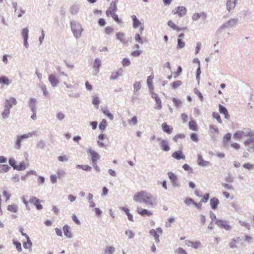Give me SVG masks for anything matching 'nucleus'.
Returning a JSON list of instances; mask_svg holds the SVG:
<instances>
[{
	"label": "nucleus",
	"instance_id": "nucleus-1",
	"mask_svg": "<svg viewBox=\"0 0 254 254\" xmlns=\"http://www.w3.org/2000/svg\"><path fill=\"white\" fill-rule=\"evenodd\" d=\"M234 138L237 139H241L244 137H250L249 139H247L244 142L246 146L252 145L251 149L254 150V130L250 128H244L242 130H239L236 132L234 135Z\"/></svg>",
	"mask_w": 254,
	"mask_h": 254
},
{
	"label": "nucleus",
	"instance_id": "nucleus-2",
	"mask_svg": "<svg viewBox=\"0 0 254 254\" xmlns=\"http://www.w3.org/2000/svg\"><path fill=\"white\" fill-rule=\"evenodd\" d=\"M133 200L136 202H144L147 205L153 206L155 204V198L149 193L140 191L133 196Z\"/></svg>",
	"mask_w": 254,
	"mask_h": 254
},
{
	"label": "nucleus",
	"instance_id": "nucleus-3",
	"mask_svg": "<svg viewBox=\"0 0 254 254\" xmlns=\"http://www.w3.org/2000/svg\"><path fill=\"white\" fill-rule=\"evenodd\" d=\"M35 134V132H32L24 134L21 135L17 136L16 140L14 146L15 148H16V149H19L21 147V143L23 142L24 139L30 137L32 136L33 135Z\"/></svg>",
	"mask_w": 254,
	"mask_h": 254
},
{
	"label": "nucleus",
	"instance_id": "nucleus-4",
	"mask_svg": "<svg viewBox=\"0 0 254 254\" xmlns=\"http://www.w3.org/2000/svg\"><path fill=\"white\" fill-rule=\"evenodd\" d=\"M71 29L74 36L76 38H78L80 36L82 29L81 25L77 23H71Z\"/></svg>",
	"mask_w": 254,
	"mask_h": 254
},
{
	"label": "nucleus",
	"instance_id": "nucleus-5",
	"mask_svg": "<svg viewBox=\"0 0 254 254\" xmlns=\"http://www.w3.org/2000/svg\"><path fill=\"white\" fill-rule=\"evenodd\" d=\"M187 8L183 6H179L176 7L172 11V13L174 15L176 14L179 17H183L187 13Z\"/></svg>",
	"mask_w": 254,
	"mask_h": 254
},
{
	"label": "nucleus",
	"instance_id": "nucleus-6",
	"mask_svg": "<svg viewBox=\"0 0 254 254\" xmlns=\"http://www.w3.org/2000/svg\"><path fill=\"white\" fill-rule=\"evenodd\" d=\"M117 0H114L111 2L110 6L106 11V14L107 16L116 13L117 10Z\"/></svg>",
	"mask_w": 254,
	"mask_h": 254
},
{
	"label": "nucleus",
	"instance_id": "nucleus-7",
	"mask_svg": "<svg viewBox=\"0 0 254 254\" xmlns=\"http://www.w3.org/2000/svg\"><path fill=\"white\" fill-rule=\"evenodd\" d=\"M131 17L133 21V28H136L139 27V31L141 33L144 29L143 24L137 19L135 15H132Z\"/></svg>",
	"mask_w": 254,
	"mask_h": 254
},
{
	"label": "nucleus",
	"instance_id": "nucleus-8",
	"mask_svg": "<svg viewBox=\"0 0 254 254\" xmlns=\"http://www.w3.org/2000/svg\"><path fill=\"white\" fill-rule=\"evenodd\" d=\"M163 231L161 228H158L156 229H151L149 233L154 237L155 240L157 243L159 242V235L162 234Z\"/></svg>",
	"mask_w": 254,
	"mask_h": 254
},
{
	"label": "nucleus",
	"instance_id": "nucleus-9",
	"mask_svg": "<svg viewBox=\"0 0 254 254\" xmlns=\"http://www.w3.org/2000/svg\"><path fill=\"white\" fill-rule=\"evenodd\" d=\"M215 224L219 227L223 228V229L229 230L231 229V226L229 225L228 222L223 220H216Z\"/></svg>",
	"mask_w": 254,
	"mask_h": 254
},
{
	"label": "nucleus",
	"instance_id": "nucleus-10",
	"mask_svg": "<svg viewBox=\"0 0 254 254\" xmlns=\"http://www.w3.org/2000/svg\"><path fill=\"white\" fill-rule=\"evenodd\" d=\"M151 97L154 99L156 102V106L155 107V109L160 110L162 108V102L158 95L156 93L152 92Z\"/></svg>",
	"mask_w": 254,
	"mask_h": 254
},
{
	"label": "nucleus",
	"instance_id": "nucleus-11",
	"mask_svg": "<svg viewBox=\"0 0 254 254\" xmlns=\"http://www.w3.org/2000/svg\"><path fill=\"white\" fill-rule=\"evenodd\" d=\"M88 152L89 153L91 157V160L93 164H95L97 163V160L100 158L99 155L97 152L91 149H89Z\"/></svg>",
	"mask_w": 254,
	"mask_h": 254
},
{
	"label": "nucleus",
	"instance_id": "nucleus-12",
	"mask_svg": "<svg viewBox=\"0 0 254 254\" xmlns=\"http://www.w3.org/2000/svg\"><path fill=\"white\" fill-rule=\"evenodd\" d=\"M40 200L34 196H32L29 199V202L34 204L38 210H41L43 208L42 205L40 203Z\"/></svg>",
	"mask_w": 254,
	"mask_h": 254
},
{
	"label": "nucleus",
	"instance_id": "nucleus-13",
	"mask_svg": "<svg viewBox=\"0 0 254 254\" xmlns=\"http://www.w3.org/2000/svg\"><path fill=\"white\" fill-rule=\"evenodd\" d=\"M137 212L141 216H151L153 213L150 211L147 210L145 209H143L141 207H137L136 209Z\"/></svg>",
	"mask_w": 254,
	"mask_h": 254
},
{
	"label": "nucleus",
	"instance_id": "nucleus-14",
	"mask_svg": "<svg viewBox=\"0 0 254 254\" xmlns=\"http://www.w3.org/2000/svg\"><path fill=\"white\" fill-rule=\"evenodd\" d=\"M9 163L12 167H13L15 169H17L18 170H22L25 169V165L23 163L20 164L19 166H16L15 165L16 161L13 158H10L9 159Z\"/></svg>",
	"mask_w": 254,
	"mask_h": 254
},
{
	"label": "nucleus",
	"instance_id": "nucleus-15",
	"mask_svg": "<svg viewBox=\"0 0 254 254\" xmlns=\"http://www.w3.org/2000/svg\"><path fill=\"white\" fill-rule=\"evenodd\" d=\"M160 145L161 149L165 151H169L170 150V147L167 140L162 139L160 142Z\"/></svg>",
	"mask_w": 254,
	"mask_h": 254
},
{
	"label": "nucleus",
	"instance_id": "nucleus-16",
	"mask_svg": "<svg viewBox=\"0 0 254 254\" xmlns=\"http://www.w3.org/2000/svg\"><path fill=\"white\" fill-rule=\"evenodd\" d=\"M172 156L177 159H185V155L183 154V152L181 150H178L173 153Z\"/></svg>",
	"mask_w": 254,
	"mask_h": 254
},
{
	"label": "nucleus",
	"instance_id": "nucleus-17",
	"mask_svg": "<svg viewBox=\"0 0 254 254\" xmlns=\"http://www.w3.org/2000/svg\"><path fill=\"white\" fill-rule=\"evenodd\" d=\"M168 25L174 30L177 31H180L182 30H185L187 29L186 27L181 28L177 26L175 23L172 20H169L168 22Z\"/></svg>",
	"mask_w": 254,
	"mask_h": 254
},
{
	"label": "nucleus",
	"instance_id": "nucleus-18",
	"mask_svg": "<svg viewBox=\"0 0 254 254\" xmlns=\"http://www.w3.org/2000/svg\"><path fill=\"white\" fill-rule=\"evenodd\" d=\"M17 104V101L15 98L11 97L8 100L5 101V107L7 108H10L12 106L15 105Z\"/></svg>",
	"mask_w": 254,
	"mask_h": 254
},
{
	"label": "nucleus",
	"instance_id": "nucleus-19",
	"mask_svg": "<svg viewBox=\"0 0 254 254\" xmlns=\"http://www.w3.org/2000/svg\"><path fill=\"white\" fill-rule=\"evenodd\" d=\"M162 128L164 132L168 134L172 133L173 130V127L172 126L168 125L166 123H164L162 124Z\"/></svg>",
	"mask_w": 254,
	"mask_h": 254
},
{
	"label": "nucleus",
	"instance_id": "nucleus-20",
	"mask_svg": "<svg viewBox=\"0 0 254 254\" xmlns=\"http://www.w3.org/2000/svg\"><path fill=\"white\" fill-rule=\"evenodd\" d=\"M189 127L191 130L196 131L198 130V127L197 123L193 120H190L189 123Z\"/></svg>",
	"mask_w": 254,
	"mask_h": 254
},
{
	"label": "nucleus",
	"instance_id": "nucleus-21",
	"mask_svg": "<svg viewBox=\"0 0 254 254\" xmlns=\"http://www.w3.org/2000/svg\"><path fill=\"white\" fill-rule=\"evenodd\" d=\"M186 245L194 249H197L200 247L201 244L199 241L192 242L188 241L186 242Z\"/></svg>",
	"mask_w": 254,
	"mask_h": 254
},
{
	"label": "nucleus",
	"instance_id": "nucleus-22",
	"mask_svg": "<svg viewBox=\"0 0 254 254\" xmlns=\"http://www.w3.org/2000/svg\"><path fill=\"white\" fill-rule=\"evenodd\" d=\"M49 81L54 87L56 86L59 83V80L56 76L53 74L49 76Z\"/></svg>",
	"mask_w": 254,
	"mask_h": 254
},
{
	"label": "nucleus",
	"instance_id": "nucleus-23",
	"mask_svg": "<svg viewBox=\"0 0 254 254\" xmlns=\"http://www.w3.org/2000/svg\"><path fill=\"white\" fill-rule=\"evenodd\" d=\"M237 0H227L226 3V6L227 9L230 11L233 9L236 4Z\"/></svg>",
	"mask_w": 254,
	"mask_h": 254
},
{
	"label": "nucleus",
	"instance_id": "nucleus-24",
	"mask_svg": "<svg viewBox=\"0 0 254 254\" xmlns=\"http://www.w3.org/2000/svg\"><path fill=\"white\" fill-rule=\"evenodd\" d=\"M28 30L27 28H23L22 31V35L24 38V45L26 47L28 45Z\"/></svg>",
	"mask_w": 254,
	"mask_h": 254
},
{
	"label": "nucleus",
	"instance_id": "nucleus-25",
	"mask_svg": "<svg viewBox=\"0 0 254 254\" xmlns=\"http://www.w3.org/2000/svg\"><path fill=\"white\" fill-rule=\"evenodd\" d=\"M123 73V69L122 68L119 69L117 71H114L112 73L110 77L111 79H116L118 77L121 76Z\"/></svg>",
	"mask_w": 254,
	"mask_h": 254
},
{
	"label": "nucleus",
	"instance_id": "nucleus-26",
	"mask_svg": "<svg viewBox=\"0 0 254 254\" xmlns=\"http://www.w3.org/2000/svg\"><path fill=\"white\" fill-rule=\"evenodd\" d=\"M197 162V164L201 166H206L209 164V162L204 160L202 156L200 155H198Z\"/></svg>",
	"mask_w": 254,
	"mask_h": 254
},
{
	"label": "nucleus",
	"instance_id": "nucleus-27",
	"mask_svg": "<svg viewBox=\"0 0 254 254\" xmlns=\"http://www.w3.org/2000/svg\"><path fill=\"white\" fill-rule=\"evenodd\" d=\"M116 37L117 39L120 40L121 42L123 43H126L127 41L126 39L125 34L122 32H118L116 33Z\"/></svg>",
	"mask_w": 254,
	"mask_h": 254
},
{
	"label": "nucleus",
	"instance_id": "nucleus-28",
	"mask_svg": "<svg viewBox=\"0 0 254 254\" xmlns=\"http://www.w3.org/2000/svg\"><path fill=\"white\" fill-rule=\"evenodd\" d=\"M219 108L220 112L225 115V118L226 119H228L229 118V115L227 109L221 105H219Z\"/></svg>",
	"mask_w": 254,
	"mask_h": 254
},
{
	"label": "nucleus",
	"instance_id": "nucleus-29",
	"mask_svg": "<svg viewBox=\"0 0 254 254\" xmlns=\"http://www.w3.org/2000/svg\"><path fill=\"white\" fill-rule=\"evenodd\" d=\"M219 203V200L217 198H213L210 199V203L212 209H215Z\"/></svg>",
	"mask_w": 254,
	"mask_h": 254
},
{
	"label": "nucleus",
	"instance_id": "nucleus-30",
	"mask_svg": "<svg viewBox=\"0 0 254 254\" xmlns=\"http://www.w3.org/2000/svg\"><path fill=\"white\" fill-rule=\"evenodd\" d=\"M121 210L124 211L127 215L128 219L130 221H133V216L129 213V210L126 207H122L121 208Z\"/></svg>",
	"mask_w": 254,
	"mask_h": 254
},
{
	"label": "nucleus",
	"instance_id": "nucleus-31",
	"mask_svg": "<svg viewBox=\"0 0 254 254\" xmlns=\"http://www.w3.org/2000/svg\"><path fill=\"white\" fill-rule=\"evenodd\" d=\"M7 210L13 213H16L18 210V206L15 204L8 205L7 207Z\"/></svg>",
	"mask_w": 254,
	"mask_h": 254
},
{
	"label": "nucleus",
	"instance_id": "nucleus-32",
	"mask_svg": "<svg viewBox=\"0 0 254 254\" xmlns=\"http://www.w3.org/2000/svg\"><path fill=\"white\" fill-rule=\"evenodd\" d=\"M69 229V227L67 225H64L63 227L64 234L66 237L68 238H70L72 236L71 233Z\"/></svg>",
	"mask_w": 254,
	"mask_h": 254
},
{
	"label": "nucleus",
	"instance_id": "nucleus-33",
	"mask_svg": "<svg viewBox=\"0 0 254 254\" xmlns=\"http://www.w3.org/2000/svg\"><path fill=\"white\" fill-rule=\"evenodd\" d=\"M10 83V80L5 76L0 77V84L8 85Z\"/></svg>",
	"mask_w": 254,
	"mask_h": 254
},
{
	"label": "nucleus",
	"instance_id": "nucleus-34",
	"mask_svg": "<svg viewBox=\"0 0 254 254\" xmlns=\"http://www.w3.org/2000/svg\"><path fill=\"white\" fill-rule=\"evenodd\" d=\"M154 78V76L153 75H150L147 77V83L149 88V89L152 90L153 88V79Z\"/></svg>",
	"mask_w": 254,
	"mask_h": 254
},
{
	"label": "nucleus",
	"instance_id": "nucleus-35",
	"mask_svg": "<svg viewBox=\"0 0 254 254\" xmlns=\"http://www.w3.org/2000/svg\"><path fill=\"white\" fill-rule=\"evenodd\" d=\"M103 113L111 120L114 119V116L110 113V111L106 108L102 109Z\"/></svg>",
	"mask_w": 254,
	"mask_h": 254
},
{
	"label": "nucleus",
	"instance_id": "nucleus-36",
	"mask_svg": "<svg viewBox=\"0 0 254 254\" xmlns=\"http://www.w3.org/2000/svg\"><path fill=\"white\" fill-rule=\"evenodd\" d=\"M185 138V135L184 133H179L175 135L173 137V140L177 142L180 139H183Z\"/></svg>",
	"mask_w": 254,
	"mask_h": 254
},
{
	"label": "nucleus",
	"instance_id": "nucleus-37",
	"mask_svg": "<svg viewBox=\"0 0 254 254\" xmlns=\"http://www.w3.org/2000/svg\"><path fill=\"white\" fill-rule=\"evenodd\" d=\"M101 65V61L99 59H96L94 61L93 64V68L96 70V72L99 71V68Z\"/></svg>",
	"mask_w": 254,
	"mask_h": 254
},
{
	"label": "nucleus",
	"instance_id": "nucleus-38",
	"mask_svg": "<svg viewBox=\"0 0 254 254\" xmlns=\"http://www.w3.org/2000/svg\"><path fill=\"white\" fill-rule=\"evenodd\" d=\"M240 238H238L237 239H232L229 243L230 247L231 248H234L237 247V244L240 241Z\"/></svg>",
	"mask_w": 254,
	"mask_h": 254
},
{
	"label": "nucleus",
	"instance_id": "nucleus-39",
	"mask_svg": "<svg viewBox=\"0 0 254 254\" xmlns=\"http://www.w3.org/2000/svg\"><path fill=\"white\" fill-rule=\"evenodd\" d=\"M168 175L171 182L173 183H175L177 181V177L174 173L172 172H169L168 173Z\"/></svg>",
	"mask_w": 254,
	"mask_h": 254
},
{
	"label": "nucleus",
	"instance_id": "nucleus-40",
	"mask_svg": "<svg viewBox=\"0 0 254 254\" xmlns=\"http://www.w3.org/2000/svg\"><path fill=\"white\" fill-rule=\"evenodd\" d=\"M76 168H80V169H82V170H84V171H90L92 169V168L88 166V165H77L76 166Z\"/></svg>",
	"mask_w": 254,
	"mask_h": 254
},
{
	"label": "nucleus",
	"instance_id": "nucleus-41",
	"mask_svg": "<svg viewBox=\"0 0 254 254\" xmlns=\"http://www.w3.org/2000/svg\"><path fill=\"white\" fill-rule=\"evenodd\" d=\"M115 249L112 246H108L105 250V254H113Z\"/></svg>",
	"mask_w": 254,
	"mask_h": 254
},
{
	"label": "nucleus",
	"instance_id": "nucleus-42",
	"mask_svg": "<svg viewBox=\"0 0 254 254\" xmlns=\"http://www.w3.org/2000/svg\"><path fill=\"white\" fill-rule=\"evenodd\" d=\"M185 43L184 42L182 39L178 38V44H177V49H182L185 47Z\"/></svg>",
	"mask_w": 254,
	"mask_h": 254
},
{
	"label": "nucleus",
	"instance_id": "nucleus-43",
	"mask_svg": "<svg viewBox=\"0 0 254 254\" xmlns=\"http://www.w3.org/2000/svg\"><path fill=\"white\" fill-rule=\"evenodd\" d=\"M182 84V82L181 80H177L172 83V87L175 89L180 87Z\"/></svg>",
	"mask_w": 254,
	"mask_h": 254
},
{
	"label": "nucleus",
	"instance_id": "nucleus-44",
	"mask_svg": "<svg viewBox=\"0 0 254 254\" xmlns=\"http://www.w3.org/2000/svg\"><path fill=\"white\" fill-rule=\"evenodd\" d=\"M13 244L15 246L17 250L18 251V252H21L22 249V247H21V243L17 242V241H16L15 240H13Z\"/></svg>",
	"mask_w": 254,
	"mask_h": 254
},
{
	"label": "nucleus",
	"instance_id": "nucleus-45",
	"mask_svg": "<svg viewBox=\"0 0 254 254\" xmlns=\"http://www.w3.org/2000/svg\"><path fill=\"white\" fill-rule=\"evenodd\" d=\"M27 239V242L23 244V247L25 249H29L31 247L32 243L30 240L29 237H27L26 238Z\"/></svg>",
	"mask_w": 254,
	"mask_h": 254
},
{
	"label": "nucleus",
	"instance_id": "nucleus-46",
	"mask_svg": "<svg viewBox=\"0 0 254 254\" xmlns=\"http://www.w3.org/2000/svg\"><path fill=\"white\" fill-rule=\"evenodd\" d=\"M9 168L7 165L0 164V172H6L9 170Z\"/></svg>",
	"mask_w": 254,
	"mask_h": 254
},
{
	"label": "nucleus",
	"instance_id": "nucleus-47",
	"mask_svg": "<svg viewBox=\"0 0 254 254\" xmlns=\"http://www.w3.org/2000/svg\"><path fill=\"white\" fill-rule=\"evenodd\" d=\"M107 127V122L105 119H103L102 122L99 124V128L103 130H104Z\"/></svg>",
	"mask_w": 254,
	"mask_h": 254
},
{
	"label": "nucleus",
	"instance_id": "nucleus-48",
	"mask_svg": "<svg viewBox=\"0 0 254 254\" xmlns=\"http://www.w3.org/2000/svg\"><path fill=\"white\" fill-rule=\"evenodd\" d=\"M172 100L173 102H174L175 106L176 107L178 108V107H179L181 106V105L182 104V102L180 100H179L175 98H173Z\"/></svg>",
	"mask_w": 254,
	"mask_h": 254
},
{
	"label": "nucleus",
	"instance_id": "nucleus-49",
	"mask_svg": "<svg viewBox=\"0 0 254 254\" xmlns=\"http://www.w3.org/2000/svg\"><path fill=\"white\" fill-rule=\"evenodd\" d=\"M36 102V100L34 98L31 99L29 101V106L32 110H34L35 108Z\"/></svg>",
	"mask_w": 254,
	"mask_h": 254
},
{
	"label": "nucleus",
	"instance_id": "nucleus-50",
	"mask_svg": "<svg viewBox=\"0 0 254 254\" xmlns=\"http://www.w3.org/2000/svg\"><path fill=\"white\" fill-rule=\"evenodd\" d=\"M190 138L194 142H197L198 140V135L195 133H191L190 134Z\"/></svg>",
	"mask_w": 254,
	"mask_h": 254
},
{
	"label": "nucleus",
	"instance_id": "nucleus-51",
	"mask_svg": "<svg viewBox=\"0 0 254 254\" xmlns=\"http://www.w3.org/2000/svg\"><path fill=\"white\" fill-rule=\"evenodd\" d=\"M134 89L135 91H138L141 88V83L139 81H136L133 84Z\"/></svg>",
	"mask_w": 254,
	"mask_h": 254
},
{
	"label": "nucleus",
	"instance_id": "nucleus-52",
	"mask_svg": "<svg viewBox=\"0 0 254 254\" xmlns=\"http://www.w3.org/2000/svg\"><path fill=\"white\" fill-rule=\"evenodd\" d=\"M182 71V67H181V66H179L178 67L177 71L173 73L174 77V78L178 77L180 75V74L181 73Z\"/></svg>",
	"mask_w": 254,
	"mask_h": 254
},
{
	"label": "nucleus",
	"instance_id": "nucleus-53",
	"mask_svg": "<svg viewBox=\"0 0 254 254\" xmlns=\"http://www.w3.org/2000/svg\"><path fill=\"white\" fill-rule=\"evenodd\" d=\"M122 64L124 66H127L130 65V62L129 59L124 58L122 60Z\"/></svg>",
	"mask_w": 254,
	"mask_h": 254
},
{
	"label": "nucleus",
	"instance_id": "nucleus-54",
	"mask_svg": "<svg viewBox=\"0 0 254 254\" xmlns=\"http://www.w3.org/2000/svg\"><path fill=\"white\" fill-rule=\"evenodd\" d=\"M104 30L106 34L109 35L113 32L114 28L110 26H107L105 28Z\"/></svg>",
	"mask_w": 254,
	"mask_h": 254
},
{
	"label": "nucleus",
	"instance_id": "nucleus-55",
	"mask_svg": "<svg viewBox=\"0 0 254 254\" xmlns=\"http://www.w3.org/2000/svg\"><path fill=\"white\" fill-rule=\"evenodd\" d=\"M131 125H135L137 123V118L136 116L133 117L128 122Z\"/></svg>",
	"mask_w": 254,
	"mask_h": 254
},
{
	"label": "nucleus",
	"instance_id": "nucleus-56",
	"mask_svg": "<svg viewBox=\"0 0 254 254\" xmlns=\"http://www.w3.org/2000/svg\"><path fill=\"white\" fill-rule=\"evenodd\" d=\"M213 117L217 120L218 123H221L222 120L221 118L217 113L213 112L212 114Z\"/></svg>",
	"mask_w": 254,
	"mask_h": 254
},
{
	"label": "nucleus",
	"instance_id": "nucleus-57",
	"mask_svg": "<svg viewBox=\"0 0 254 254\" xmlns=\"http://www.w3.org/2000/svg\"><path fill=\"white\" fill-rule=\"evenodd\" d=\"M185 203H186V204L190 205L192 204H194V201L192 199L190 198H187L185 199Z\"/></svg>",
	"mask_w": 254,
	"mask_h": 254
},
{
	"label": "nucleus",
	"instance_id": "nucleus-58",
	"mask_svg": "<svg viewBox=\"0 0 254 254\" xmlns=\"http://www.w3.org/2000/svg\"><path fill=\"white\" fill-rule=\"evenodd\" d=\"M231 138V134L230 133H228L225 135L223 138V141L224 142H228Z\"/></svg>",
	"mask_w": 254,
	"mask_h": 254
},
{
	"label": "nucleus",
	"instance_id": "nucleus-59",
	"mask_svg": "<svg viewBox=\"0 0 254 254\" xmlns=\"http://www.w3.org/2000/svg\"><path fill=\"white\" fill-rule=\"evenodd\" d=\"M177 254H188V253L182 248H179L175 251Z\"/></svg>",
	"mask_w": 254,
	"mask_h": 254
},
{
	"label": "nucleus",
	"instance_id": "nucleus-60",
	"mask_svg": "<svg viewBox=\"0 0 254 254\" xmlns=\"http://www.w3.org/2000/svg\"><path fill=\"white\" fill-rule=\"evenodd\" d=\"M110 15L117 22H118V23H121L122 21L119 19L118 15L116 14V13L111 14Z\"/></svg>",
	"mask_w": 254,
	"mask_h": 254
},
{
	"label": "nucleus",
	"instance_id": "nucleus-61",
	"mask_svg": "<svg viewBox=\"0 0 254 254\" xmlns=\"http://www.w3.org/2000/svg\"><path fill=\"white\" fill-rule=\"evenodd\" d=\"M141 53L142 52L141 51L136 50L132 52L130 55L133 57H138L141 54Z\"/></svg>",
	"mask_w": 254,
	"mask_h": 254
},
{
	"label": "nucleus",
	"instance_id": "nucleus-62",
	"mask_svg": "<svg viewBox=\"0 0 254 254\" xmlns=\"http://www.w3.org/2000/svg\"><path fill=\"white\" fill-rule=\"evenodd\" d=\"M243 167L248 170H252L254 168V165L250 163H245L243 165Z\"/></svg>",
	"mask_w": 254,
	"mask_h": 254
},
{
	"label": "nucleus",
	"instance_id": "nucleus-63",
	"mask_svg": "<svg viewBox=\"0 0 254 254\" xmlns=\"http://www.w3.org/2000/svg\"><path fill=\"white\" fill-rule=\"evenodd\" d=\"M100 101L98 97L94 96L93 98L92 103L95 106H98L99 104Z\"/></svg>",
	"mask_w": 254,
	"mask_h": 254
},
{
	"label": "nucleus",
	"instance_id": "nucleus-64",
	"mask_svg": "<svg viewBox=\"0 0 254 254\" xmlns=\"http://www.w3.org/2000/svg\"><path fill=\"white\" fill-rule=\"evenodd\" d=\"M126 234L128 236V238L129 239L133 238V237H134V234L132 231L129 230H127L126 231Z\"/></svg>",
	"mask_w": 254,
	"mask_h": 254
}]
</instances>
